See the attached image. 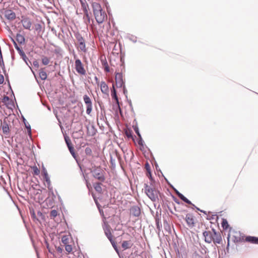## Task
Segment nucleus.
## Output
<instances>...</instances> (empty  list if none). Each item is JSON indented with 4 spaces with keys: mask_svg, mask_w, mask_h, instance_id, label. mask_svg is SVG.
<instances>
[{
    "mask_svg": "<svg viewBox=\"0 0 258 258\" xmlns=\"http://www.w3.org/2000/svg\"><path fill=\"white\" fill-rule=\"evenodd\" d=\"M75 69L77 72L81 75H85L86 71L84 65L79 59H76L75 62Z\"/></svg>",
    "mask_w": 258,
    "mask_h": 258,
    "instance_id": "3",
    "label": "nucleus"
},
{
    "mask_svg": "<svg viewBox=\"0 0 258 258\" xmlns=\"http://www.w3.org/2000/svg\"><path fill=\"white\" fill-rule=\"evenodd\" d=\"M138 143L141 148L144 147V141L142 139L141 136H140V137H139V139L138 140ZM141 149L142 150V148H141Z\"/></svg>",
    "mask_w": 258,
    "mask_h": 258,
    "instance_id": "37",
    "label": "nucleus"
},
{
    "mask_svg": "<svg viewBox=\"0 0 258 258\" xmlns=\"http://www.w3.org/2000/svg\"><path fill=\"white\" fill-rule=\"evenodd\" d=\"M176 194L178 197L180 198V199H181L183 201H184V202L188 204H191L190 201H189L186 198H185L182 194H181L178 191H177Z\"/></svg>",
    "mask_w": 258,
    "mask_h": 258,
    "instance_id": "23",
    "label": "nucleus"
},
{
    "mask_svg": "<svg viewBox=\"0 0 258 258\" xmlns=\"http://www.w3.org/2000/svg\"><path fill=\"white\" fill-rule=\"evenodd\" d=\"M68 148H69V151H70V153H71V154L73 155V156L74 157H75V150H74L73 146H70Z\"/></svg>",
    "mask_w": 258,
    "mask_h": 258,
    "instance_id": "38",
    "label": "nucleus"
},
{
    "mask_svg": "<svg viewBox=\"0 0 258 258\" xmlns=\"http://www.w3.org/2000/svg\"><path fill=\"white\" fill-rule=\"evenodd\" d=\"M244 241L252 244H258V237L248 236L245 237Z\"/></svg>",
    "mask_w": 258,
    "mask_h": 258,
    "instance_id": "14",
    "label": "nucleus"
},
{
    "mask_svg": "<svg viewBox=\"0 0 258 258\" xmlns=\"http://www.w3.org/2000/svg\"><path fill=\"white\" fill-rule=\"evenodd\" d=\"M101 61H102V66L104 67V71L106 72H109L110 71L109 67V66L108 65V63H107L106 60H102Z\"/></svg>",
    "mask_w": 258,
    "mask_h": 258,
    "instance_id": "27",
    "label": "nucleus"
},
{
    "mask_svg": "<svg viewBox=\"0 0 258 258\" xmlns=\"http://www.w3.org/2000/svg\"><path fill=\"white\" fill-rule=\"evenodd\" d=\"M73 244V243H71L69 244L64 245L65 247V249H66V251L68 252V253H70L72 251Z\"/></svg>",
    "mask_w": 258,
    "mask_h": 258,
    "instance_id": "28",
    "label": "nucleus"
},
{
    "mask_svg": "<svg viewBox=\"0 0 258 258\" xmlns=\"http://www.w3.org/2000/svg\"><path fill=\"white\" fill-rule=\"evenodd\" d=\"M57 215V211L55 210H53L51 211L50 216L51 218L54 219L55 218Z\"/></svg>",
    "mask_w": 258,
    "mask_h": 258,
    "instance_id": "34",
    "label": "nucleus"
},
{
    "mask_svg": "<svg viewBox=\"0 0 258 258\" xmlns=\"http://www.w3.org/2000/svg\"><path fill=\"white\" fill-rule=\"evenodd\" d=\"M33 64L36 68H39V62H38V61L37 60H36L33 61Z\"/></svg>",
    "mask_w": 258,
    "mask_h": 258,
    "instance_id": "42",
    "label": "nucleus"
},
{
    "mask_svg": "<svg viewBox=\"0 0 258 258\" xmlns=\"http://www.w3.org/2000/svg\"><path fill=\"white\" fill-rule=\"evenodd\" d=\"M26 126V127H27V129H28V131L30 133V132H31V128H30V126Z\"/></svg>",
    "mask_w": 258,
    "mask_h": 258,
    "instance_id": "45",
    "label": "nucleus"
},
{
    "mask_svg": "<svg viewBox=\"0 0 258 258\" xmlns=\"http://www.w3.org/2000/svg\"><path fill=\"white\" fill-rule=\"evenodd\" d=\"M145 168L146 170V175L148 177H151V167L148 162H146L145 165Z\"/></svg>",
    "mask_w": 258,
    "mask_h": 258,
    "instance_id": "22",
    "label": "nucleus"
},
{
    "mask_svg": "<svg viewBox=\"0 0 258 258\" xmlns=\"http://www.w3.org/2000/svg\"><path fill=\"white\" fill-rule=\"evenodd\" d=\"M4 81V77L3 75H0V84H2L3 83Z\"/></svg>",
    "mask_w": 258,
    "mask_h": 258,
    "instance_id": "43",
    "label": "nucleus"
},
{
    "mask_svg": "<svg viewBox=\"0 0 258 258\" xmlns=\"http://www.w3.org/2000/svg\"><path fill=\"white\" fill-rule=\"evenodd\" d=\"M84 19H85L86 23H89L90 22V18L87 11H86L85 13V16H84Z\"/></svg>",
    "mask_w": 258,
    "mask_h": 258,
    "instance_id": "35",
    "label": "nucleus"
},
{
    "mask_svg": "<svg viewBox=\"0 0 258 258\" xmlns=\"http://www.w3.org/2000/svg\"><path fill=\"white\" fill-rule=\"evenodd\" d=\"M5 17L9 20H13L16 18L15 13L11 10H8L5 12Z\"/></svg>",
    "mask_w": 258,
    "mask_h": 258,
    "instance_id": "13",
    "label": "nucleus"
},
{
    "mask_svg": "<svg viewBox=\"0 0 258 258\" xmlns=\"http://www.w3.org/2000/svg\"><path fill=\"white\" fill-rule=\"evenodd\" d=\"M134 129L136 133L138 136V137H140L141 134H140L139 130V128H138V126L137 125L134 126Z\"/></svg>",
    "mask_w": 258,
    "mask_h": 258,
    "instance_id": "41",
    "label": "nucleus"
},
{
    "mask_svg": "<svg viewBox=\"0 0 258 258\" xmlns=\"http://www.w3.org/2000/svg\"><path fill=\"white\" fill-rule=\"evenodd\" d=\"M85 154L88 156H91L92 154V149L90 147H87L85 150Z\"/></svg>",
    "mask_w": 258,
    "mask_h": 258,
    "instance_id": "36",
    "label": "nucleus"
},
{
    "mask_svg": "<svg viewBox=\"0 0 258 258\" xmlns=\"http://www.w3.org/2000/svg\"><path fill=\"white\" fill-rule=\"evenodd\" d=\"M77 42L76 43V46L79 51H82L83 52H86L87 49L86 47L85 40L83 36L79 33H77L75 34Z\"/></svg>",
    "mask_w": 258,
    "mask_h": 258,
    "instance_id": "2",
    "label": "nucleus"
},
{
    "mask_svg": "<svg viewBox=\"0 0 258 258\" xmlns=\"http://www.w3.org/2000/svg\"><path fill=\"white\" fill-rule=\"evenodd\" d=\"M94 187L96 191L101 193L102 191L101 184L100 183H96L94 184Z\"/></svg>",
    "mask_w": 258,
    "mask_h": 258,
    "instance_id": "26",
    "label": "nucleus"
},
{
    "mask_svg": "<svg viewBox=\"0 0 258 258\" xmlns=\"http://www.w3.org/2000/svg\"><path fill=\"white\" fill-rule=\"evenodd\" d=\"M222 241V236L221 234L219 232H216L214 229V233H213V239L212 242H213L215 244L218 243L220 244Z\"/></svg>",
    "mask_w": 258,
    "mask_h": 258,
    "instance_id": "10",
    "label": "nucleus"
},
{
    "mask_svg": "<svg viewBox=\"0 0 258 258\" xmlns=\"http://www.w3.org/2000/svg\"><path fill=\"white\" fill-rule=\"evenodd\" d=\"M17 39L18 41L20 42L21 43L24 41V38L21 35H18L17 36Z\"/></svg>",
    "mask_w": 258,
    "mask_h": 258,
    "instance_id": "39",
    "label": "nucleus"
},
{
    "mask_svg": "<svg viewBox=\"0 0 258 258\" xmlns=\"http://www.w3.org/2000/svg\"><path fill=\"white\" fill-rule=\"evenodd\" d=\"M214 230V229H212L211 231H206L203 233L205 240L206 242L210 243L212 242Z\"/></svg>",
    "mask_w": 258,
    "mask_h": 258,
    "instance_id": "9",
    "label": "nucleus"
},
{
    "mask_svg": "<svg viewBox=\"0 0 258 258\" xmlns=\"http://www.w3.org/2000/svg\"><path fill=\"white\" fill-rule=\"evenodd\" d=\"M141 214V210L139 207L133 206L130 209V214L135 217H138Z\"/></svg>",
    "mask_w": 258,
    "mask_h": 258,
    "instance_id": "12",
    "label": "nucleus"
},
{
    "mask_svg": "<svg viewBox=\"0 0 258 258\" xmlns=\"http://www.w3.org/2000/svg\"><path fill=\"white\" fill-rule=\"evenodd\" d=\"M133 244L130 241H123L122 243L121 246L124 249H126L131 248Z\"/></svg>",
    "mask_w": 258,
    "mask_h": 258,
    "instance_id": "21",
    "label": "nucleus"
},
{
    "mask_svg": "<svg viewBox=\"0 0 258 258\" xmlns=\"http://www.w3.org/2000/svg\"><path fill=\"white\" fill-rule=\"evenodd\" d=\"M2 130L4 133L8 134L9 132V127L7 123L3 124Z\"/></svg>",
    "mask_w": 258,
    "mask_h": 258,
    "instance_id": "30",
    "label": "nucleus"
},
{
    "mask_svg": "<svg viewBox=\"0 0 258 258\" xmlns=\"http://www.w3.org/2000/svg\"><path fill=\"white\" fill-rule=\"evenodd\" d=\"M115 86L117 88H123L124 90V82L123 80L122 74L121 73H117L115 75Z\"/></svg>",
    "mask_w": 258,
    "mask_h": 258,
    "instance_id": "4",
    "label": "nucleus"
},
{
    "mask_svg": "<svg viewBox=\"0 0 258 258\" xmlns=\"http://www.w3.org/2000/svg\"><path fill=\"white\" fill-rule=\"evenodd\" d=\"M221 225L223 228L225 230L228 229L229 227L227 220L225 219H223Z\"/></svg>",
    "mask_w": 258,
    "mask_h": 258,
    "instance_id": "24",
    "label": "nucleus"
},
{
    "mask_svg": "<svg viewBox=\"0 0 258 258\" xmlns=\"http://www.w3.org/2000/svg\"><path fill=\"white\" fill-rule=\"evenodd\" d=\"M31 169V173L33 176L39 175L40 173V170L35 165L30 166Z\"/></svg>",
    "mask_w": 258,
    "mask_h": 258,
    "instance_id": "19",
    "label": "nucleus"
},
{
    "mask_svg": "<svg viewBox=\"0 0 258 258\" xmlns=\"http://www.w3.org/2000/svg\"><path fill=\"white\" fill-rule=\"evenodd\" d=\"M41 25L40 24H36L34 25L35 30L38 33H39L41 31Z\"/></svg>",
    "mask_w": 258,
    "mask_h": 258,
    "instance_id": "31",
    "label": "nucleus"
},
{
    "mask_svg": "<svg viewBox=\"0 0 258 258\" xmlns=\"http://www.w3.org/2000/svg\"><path fill=\"white\" fill-rule=\"evenodd\" d=\"M93 174L95 178L101 181H103L104 180L105 178L103 175V171L101 169L99 168L94 170Z\"/></svg>",
    "mask_w": 258,
    "mask_h": 258,
    "instance_id": "8",
    "label": "nucleus"
},
{
    "mask_svg": "<svg viewBox=\"0 0 258 258\" xmlns=\"http://www.w3.org/2000/svg\"><path fill=\"white\" fill-rule=\"evenodd\" d=\"M70 236L68 235H63L61 237V241L64 245L73 243V241L70 239Z\"/></svg>",
    "mask_w": 258,
    "mask_h": 258,
    "instance_id": "17",
    "label": "nucleus"
},
{
    "mask_svg": "<svg viewBox=\"0 0 258 258\" xmlns=\"http://www.w3.org/2000/svg\"><path fill=\"white\" fill-rule=\"evenodd\" d=\"M50 60L49 58L46 56H44L42 58V62L44 65H47L49 63Z\"/></svg>",
    "mask_w": 258,
    "mask_h": 258,
    "instance_id": "32",
    "label": "nucleus"
},
{
    "mask_svg": "<svg viewBox=\"0 0 258 258\" xmlns=\"http://www.w3.org/2000/svg\"><path fill=\"white\" fill-rule=\"evenodd\" d=\"M146 193L148 196L152 200L155 201L157 198V193L156 191L153 190L152 189H146Z\"/></svg>",
    "mask_w": 258,
    "mask_h": 258,
    "instance_id": "15",
    "label": "nucleus"
},
{
    "mask_svg": "<svg viewBox=\"0 0 258 258\" xmlns=\"http://www.w3.org/2000/svg\"><path fill=\"white\" fill-rule=\"evenodd\" d=\"M164 224H167V223L166 221H164Z\"/></svg>",
    "mask_w": 258,
    "mask_h": 258,
    "instance_id": "47",
    "label": "nucleus"
},
{
    "mask_svg": "<svg viewBox=\"0 0 258 258\" xmlns=\"http://www.w3.org/2000/svg\"><path fill=\"white\" fill-rule=\"evenodd\" d=\"M95 79L96 81L97 84L100 86L101 92L103 94L108 95L109 88L107 84L105 83V82L102 81L99 84V82H98V79L97 77H95Z\"/></svg>",
    "mask_w": 258,
    "mask_h": 258,
    "instance_id": "7",
    "label": "nucleus"
},
{
    "mask_svg": "<svg viewBox=\"0 0 258 258\" xmlns=\"http://www.w3.org/2000/svg\"><path fill=\"white\" fill-rule=\"evenodd\" d=\"M65 141L68 148L70 146H73L70 139L65 138Z\"/></svg>",
    "mask_w": 258,
    "mask_h": 258,
    "instance_id": "40",
    "label": "nucleus"
},
{
    "mask_svg": "<svg viewBox=\"0 0 258 258\" xmlns=\"http://www.w3.org/2000/svg\"><path fill=\"white\" fill-rule=\"evenodd\" d=\"M156 222H157V227L159 228V221H157V220Z\"/></svg>",
    "mask_w": 258,
    "mask_h": 258,
    "instance_id": "46",
    "label": "nucleus"
},
{
    "mask_svg": "<svg viewBox=\"0 0 258 258\" xmlns=\"http://www.w3.org/2000/svg\"><path fill=\"white\" fill-rule=\"evenodd\" d=\"M104 232L108 239L112 243V235L111 232L110 228L109 227H106V228L104 229Z\"/></svg>",
    "mask_w": 258,
    "mask_h": 258,
    "instance_id": "20",
    "label": "nucleus"
},
{
    "mask_svg": "<svg viewBox=\"0 0 258 258\" xmlns=\"http://www.w3.org/2000/svg\"><path fill=\"white\" fill-rule=\"evenodd\" d=\"M10 101V99L8 96H5L2 99V102L5 104H9V102Z\"/></svg>",
    "mask_w": 258,
    "mask_h": 258,
    "instance_id": "33",
    "label": "nucleus"
},
{
    "mask_svg": "<svg viewBox=\"0 0 258 258\" xmlns=\"http://www.w3.org/2000/svg\"><path fill=\"white\" fill-rule=\"evenodd\" d=\"M185 220L189 228H193L195 226L196 218L191 214H187L185 217Z\"/></svg>",
    "mask_w": 258,
    "mask_h": 258,
    "instance_id": "6",
    "label": "nucleus"
},
{
    "mask_svg": "<svg viewBox=\"0 0 258 258\" xmlns=\"http://www.w3.org/2000/svg\"><path fill=\"white\" fill-rule=\"evenodd\" d=\"M132 131L130 129H127L125 131V134L128 138H132L133 140V137L132 136Z\"/></svg>",
    "mask_w": 258,
    "mask_h": 258,
    "instance_id": "29",
    "label": "nucleus"
},
{
    "mask_svg": "<svg viewBox=\"0 0 258 258\" xmlns=\"http://www.w3.org/2000/svg\"><path fill=\"white\" fill-rule=\"evenodd\" d=\"M57 250L58 251V252H61L62 251V249L60 247H58L57 248Z\"/></svg>",
    "mask_w": 258,
    "mask_h": 258,
    "instance_id": "44",
    "label": "nucleus"
},
{
    "mask_svg": "<svg viewBox=\"0 0 258 258\" xmlns=\"http://www.w3.org/2000/svg\"><path fill=\"white\" fill-rule=\"evenodd\" d=\"M21 22L22 23L23 26L25 29L30 30L32 23L30 20L27 18H24L22 19Z\"/></svg>",
    "mask_w": 258,
    "mask_h": 258,
    "instance_id": "11",
    "label": "nucleus"
},
{
    "mask_svg": "<svg viewBox=\"0 0 258 258\" xmlns=\"http://www.w3.org/2000/svg\"><path fill=\"white\" fill-rule=\"evenodd\" d=\"M84 101L86 105V113L87 114H90L92 110V102L90 98L87 95H85L83 96Z\"/></svg>",
    "mask_w": 258,
    "mask_h": 258,
    "instance_id": "5",
    "label": "nucleus"
},
{
    "mask_svg": "<svg viewBox=\"0 0 258 258\" xmlns=\"http://www.w3.org/2000/svg\"><path fill=\"white\" fill-rule=\"evenodd\" d=\"M39 74V77L41 80H45L46 79L47 75L45 71H44L43 70H41L40 71Z\"/></svg>",
    "mask_w": 258,
    "mask_h": 258,
    "instance_id": "25",
    "label": "nucleus"
},
{
    "mask_svg": "<svg viewBox=\"0 0 258 258\" xmlns=\"http://www.w3.org/2000/svg\"><path fill=\"white\" fill-rule=\"evenodd\" d=\"M42 174L43 176L45 181L47 183L48 185H49L50 184V180L47 171L44 166L42 167Z\"/></svg>",
    "mask_w": 258,
    "mask_h": 258,
    "instance_id": "16",
    "label": "nucleus"
},
{
    "mask_svg": "<svg viewBox=\"0 0 258 258\" xmlns=\"http://www.w3.org/2000/svg\"><path fill=\"white\" fill-rule=\"evenodd\" d=\"M92 7L95 20L98 24H102L107 20V14L99 3L96 2L92 3Z\"/></svg>",
    "mask_w": 258,
    "mask_h": 258,
    "instance_id": "1",
    "label": "nucleus"
},
{
    "mask_svg": "<svg viewBox=\"0 0 258 258\" xmlns=\"http://www.w3.org/2000/svg\"><path fill=\"white\" fill-rule=\"evenodd\" d=\"M111 95L112 98L115 101L116 103L117 104H119V101L117 96L116 92L115 89V85L114 84H113L112 85V89H111Z\"/></svg>",
    "mask_w": 258,
    "mask_h": 258,
    "instance_id": "18",
    "label": "nucleus"
}]
</instances>
